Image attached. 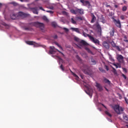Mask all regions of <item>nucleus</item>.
Listing matches in <instances>:
<instances>
[{"label":"nucleus","mask_w":128,"mask_h":128,"mask_svg":"<svg viewBox=\"0 0 128 128\" xmlns=\"http://www.w3.org/2000/svg\"><path fill=\"white\" fill-rule=\"evenodd\" d=\"M82 34L84 36L85 38H86V36H88L90 40H92L96 44H98V46H100V40H98L94 38L93 36H92L88 34H87L85 32H83Z\"/></svg>","instance_id":"1"},{"label":"nucleus","mask_w":128,"mask_h":128,"mask_svg":"<svg viewBox=\"0 0 128 128\" xmlns=\"http://www.w3.org/2000/svg\"><path fill=\"white\" fill-rule=\"evenodd\" d=\"M113 110H114V112L118 114H120L121 112H124V109L120 107V105L116 104L112 107Z\"/></svg>","instance_id":"2"},{"label":"nucleus","mask_w":128,"mask_h":128,"mask_svg":"<svg viewBox=\"0 0 128 128\" xmlns=\"http://www.w3.org/2000/svg\"><path fill=\"white\" fill-rule=\"evenodd\" d=\"M32 24L36 28H40V30H44V24L40 22H34L32 23Z\"/></svg>","instance_id":"3"},{"label":"nucleus","mask_w":128,"mask_h":128,"mask_svg":"<svg viewBox=\"0 0 128 128\" xmlns=\"http://www.w3.org/2000/svg\"><path fill=\"white\" fill-rule=\"evenodd\" d=\"M85 92L86 94H88V96H90V98H92V94L94 92L92 91V89L87 88V90H85Z\"/></svg>","instance_id":"4"},{"label":"nucleus","mask_w":128,"mask_h":128,"mask_svg":"<svg viewBox=\"0 0 128 128\" xmlns=\"http://www.w3.org/2000/svg\"><path fill=\"white\" fill-rule=\"evenodd\" d=\"M117 60L120 64H124V56L122 55H118L117 57Z\"/></svg>","instance_id":"5"},{"label":"nucleus","mask_w":128,"mask_h":128,"mask_svg":"<svg viewBox=\"0 0 128 128\" xmlns=\"http://www.w3.org/2000/svg\"><path fill=\"white\" fill-rule=\"evenodd\" d=\"M78 44L80 46H88V44L86 42L84 41V40H80Z\"/></svg>","instance_id":"6"},{"label":"nucleus","mask_w":128,"mask_h":128,"mask_svg":"<svg viewBox=\"0 0 128 128\" xmlns=\"http://www.w3.org/2000/svg\"><path fill=\"white\" fill-rule=\"evenodd\" d=\"M102 46L106 50H110V44L106 41H104L102 42Z\"/></svg>","instance_id":"7"},{"label":"nucleus","mask_w":128,"mask_h":128,"mask_svg":"<svg viewBox=\"0 0 128 128\" xmlns=\"http://www.w3.org/2000/svg\"><path fill=\"white\" fill-rule=\"evenodd\" d=\"M17 15H18V16H20L21 18H26V16H28V14H26L24 12H19L17 14Z\"/></svg>","instance_id":"8"},{"label":"nucleus","mask_w":128,"mask_h":128,"mask_svg":"<svg viewBox=\"0 0 128 128\" xmlns=\"http://www.w3.org/2000/svg\"><path fill=\"white\" fill-rule=\"evenodd\" d=\"M38 7L30 8V10H31L32 12L34 13L35 14H38Z\"/></svg>","instance_id":"9"},{"label":"nucleus","mask_w":128,"mask_h":128,"mask_svg":"<svg viewBox=\"0 0 128 128\" xmlns=\"http://www.w3.org/2000/svg\"><path fill=\"white\" fill-rule=\"evenodd\" d=\"M114 22H115L116 26L118 28H122V25L120 24V20H114Z\"/></svg>","instance_id":"10"},{"label":"nucleus","mask_w":128,"mask_h":128,"mask_svg":"<svg viewBox=\"0 0 128 128\" xmlns=\"http://www.w3.org/2000/svg\"><path fill=\"white\" fill-rule=\"evenodd\" d=\"M10 16L12 20H18V14L12 13V14H10Z\"/></svg>","instance_id":"11"},{"label":"nucleus","mask_w":128,"mask_h":128,"mask_svg":"<svg viewBox=\"0 0 128 128\" xmlns=\"http://www.w3.org/2000/svg\"><path fill=\"white\" fill-rule=\"evenodd\" d=\"M96 86L98 89L99 92H102V90H104V89L102 88V85H100V84L98 83H96Z\"/></svg>","instance_id":"12"},{"label":"nucleus","mask_w":128,"mask_h":128,"mask_svg":"<svg viewBox=\"0 0 128 128\" xmlns=\"http://www.w3.org/2000/svg\"><path fill=\"white\" fill-rule=\"evenodd\" d=\"M85 6H88V8H92V5L90 4V3L89 1H85V3H84V4L83 5Z\"/></svg>","instance_id":"13"},{"label":"nucleus","mask_w":128,"mask_h":128,"mask_svg":"<svg viewBox=\"0 0 128 128\" xmlns=\"http://www.w3.org/2000/svg\"><path fill=\"white\" fill-rule=\"evenodd\" d=\"M91 14H92V19L91 20V22L92 24L96 22V16H94V14L92 13Z\"/></svg>","instance_id":"14"},{"label":"nucleus","mask_w":128,"mask_h":128,"mask_svg":"<svg viewBox=\"0 0 128 128\" xmlns=\"http://www.w3.org/2000/svg\"><path fill=\"white\" fill-rule=\"evenodd\" d=\"M70 30H72V32H76L78 34H80V29L78 28H71Z\"/></svg>","instance_id":"15"},{"label":"nucleus","mask_w":128,"mask_h":128,"mask_svg":"<svg viewBox=\"0 0 128 128\" xmlns=\"http://www.w3.org/2000/svg\"><path fill=\"white\" fill-rule=\"evenodd\" d=\"M50 50H57V52H60V54H62V56H64V54H62V52L58 50V49H56V48H54V46H50Z\"/></svg>","instance_id":"16"},{"label":"nucleus","mask_w":128,"mask_h":128,"mask_svg":"<svg viewBox=\"0 0 128 128\" xmlns=\"http://www.w3.org/2000/svg\"><path fill=\"white\" fill-rule=\"evenodd\" d=\"M26 44L29 46H34V44H36V42L32 41H26Z\"/></svg>","instance_id":"17"},{"label":"nucleus","mask_w":128,"mask_h":128,"mask_svg":"<svg viewBox=\"0 0 128 128\" xmlns=\"http://www.w3.org/2000/svg\"><path fill=\"white\" fill-rule=\"evenodd\" d=\"M115 48L118 50V52H121V50H122V47L120 46H116L115 47Z\"/></svg>","instance_id":"18"},{"label":"nucleus","mask_w":128,"mask_h":128,"mask_svg":"<svg viewBox=\"0 0 128 128\" xmlns=\"http://www.w3.org/2000/svg\"><path fill=\"white\" fill-rule=\"evenodd\" d=\"M84 14V10L82 9H77V14Z\"/></svg>","instance_id":"19"},{"label":"nucleus","mask_w":128,"mask_h":128,"mask_svg":"<svg viewBox=\"0 0 128 128\" xmlns=\"http://www.w3.org/2000/svg\"><path fill=\"white\" fill-rule=\"evenodd\" d=\"M123 119L124 120H126V122H128V116L126 114H123Z\"/></svg>","instance_id":"20"},{"label":"nucleus","mask_w":128,"mask_h":128,"mask_svg":"<svg viewBox=\"0 0 128 128\" xmlns=\"http://www.w3.org/2000/svg\"><path fill=\"white\" fill-rule=\"evenodd\" d=\"M70 72L72 74V76H74V78H76V80H78L79 78H78V75H76V74H74V72H72V70H70Z\"/></svg>","instance_id":"21"},{"label":"nucleus","mask_w":128,"mask_h":128,"mask_svg":"<svg viewBox=\"0 0 128 128\" xmlns=\"http://www.w3.org/2000/svg\"><path fill=\"white\" fill-rule=\"evenodd\" d=\"M96 28L97 30H98V32H102V27H100V24H97Z\"/></svg>","instance_id":"22"},{"label":"nucleus","mask_w":128,"mask_h":128,"mask_svg":"<svg viewBox=\"0 0 128 128\" xmlns=\"http://www.w3.org/2000/svg\"><path fill=\"white\" fill-rule=\"evenodd\" d=\"M114 34V29L113 28L112 30L110 32V36L112 37Z\"/></svg>","instance_id":"23"},{"label":"nucleus","mask_w":128,"mask_h":128,"mask_svg":"<svg viewBox=\"0 0 128 128\" xmlns=\"http://www.w3.org/2000/svg\"><path fill=\"white\" fill-rule=\"evenodd\" d=\"M70 12H72V14H78L77 13V9L76 10H70Z\"/></svg>","instance_id":"24"},{"label":"nucleus","mask_w":128,"mask_h":128,"mask_svg":"<svg viewBox=\"0 0 128 128\" xmlns=\"http://www.w3.org/2000/svg\"><path fill=\"white\" fill-rule=\"evenodd\" d=\"M91 62L93 65L96 64V61L92 58H91Z\"/></svg>","instance_id":"25"},{"label":"nucleus","mask_w":128,"mask_h":128,"mask_svg":"<svg viewBox=\"0 0 128 128\" xmlns=\"http://www.w3.org/2000/svg\"><path fill=\"white\" fill-rule=\"evenodd\" d=\"M104 82L106 84H110V80H108V78H104Z\"/></svg>","instance_id":"26"},{"label":"nucleus","mask_w":128,"mask_h":128,"mask_svg":"<svg viewBox=\"0 0 128 128\" xmlns=\"http://www.w3.org/2000/svg\"><path fill=\"white\" fill-rule=\"evenodd\" d=\"M84 49L88 52V54H92V50H90L88 48L85 47Z\"/></svg>","instance_id":"27"},{"label":"nucleus","mask_w":128,"mask_h":128,"mask_svg":"<svg viewBox=\"0 0 128 128\" xmlns=\"http://www.w3.org/2000/svg\"><path fill=\"white\" fill-rule=\"evenodd\" d=\"M80 39L78 38V37H74V40H75V42H78V44H80Z\"/></svg>","instance_id":"28"},{"label":"nucleus","mask_w":128,"mask_h":128,"mask_svg":"<svg viewBox=\"0 0 128 128\" xmlns=\"http://www.w3.org/2000/svg\"><path fill=\"white\" fill-rule=\"evenodd\" d=\"M100 20L101 22H102V24H106V20H104V16H102V18L100 19Z\"/></svg>","instance_id":"29"},{"label":"nucleus","mask_w":128,"mask_h":128,"mask_svg":"<svg viewBox=\"0 0 128 128\" xmlns=\"http://www.w3.org/2000/svg\"><path fill=\"white\" fill-rule=\"evenodd\" d=\"M55 44H56V46H58V48H60V50H64L62 47V46L60 45V44H58V43L57 42H56Z\"/></svg>","instance_id":"30"},{"label":"nucleus","mask_w":128,"mask_h":128,"mask_svg":"<svg viewBox=\"0 0 128 128\" xmlns=\"http://www.w3.org/2000/svg\"><path fill=\"white\" fill-rule=\"evenodd\" d=\"M71 22L73 24H76V21L74 18H71Z\"/></svg>","instance_id":"31"},{"label":"nucleus","mask_w":128,"mask_h":128,"mask_svg":"<svg viewBox=\"0 0 128 128\" xmlns=\"http://www.w3.org/2000/svg\"><path fill=\"white\" fill-rule=\"evenodd\" d=\"M42 19L44 20H45V22H49L48 19V18L46 16H43Z\"/></svg>","instance_id":"32"},{"label":"nucleus","mask_w":128,"mask_h":128,"mask_svg":"<svg viewBox=\"0 0 128 128\" xmlns=\"http://www.w3.org/2000/svg\"><path fill=\"white\" fill-rule=\"evenodd\" d=\"M76 20H84V18L82 16H78L76 18Z\"/></svg>","instance_id":"33"},{"label":"nucleus","mask_w":128,"mask_h":128,"mask_svg":"<svg viewBox=\"0 0 128 128\" xmlns=\"http://www.w3.org/2000/svg\"><path fill=\"white\" fill-rule=\"evenodd\" d=\"M50 52L51 54H56V50H50Z\"/></svg>","instance_id":"34"},{"label":"nucleus","mask_w":128,"mask_h":128,"mask_svg":"<svg viewBox=\"0 0 128 128\" xmlns=\"http://www.w3.org/2000/svg\"><path fill=\"white\" fill-rule=\"evenodd\" d=\"M112 48H116V43H114V41H112L111 42H110Z\"/></svg>","instance_id":"35"},{"label":"nucleus","mask_w":128,"mask_h":128,"mask_svg":"<svg viewBox=\"0 0 128 128\" xmlns=\"http://www.w3.org/2000/svg\"><path fill=\"white\" fill-rule=\"evenodd\" d=\"M105 114L107 116H110V117L112 116V114H110V113L108 112V111H105Z\"/></svg>","instance_id":"36"},{"label":"nucleus","mask_w":128,"mask_h":128,"mask_svg":"<svg viewBox=\"0 0 128 128\" xmlns=\"http://www.w3.org/2000/svg\"><path fill=\"white\" fill-rule=\"evenodd\" d=\"M112 70H113V72L114 74H118V72H116V68H112Z\"/></svg>","instance_id":"37"},{"label":"nucleus","mask_w":128,"mask_h":128,"mask_svg":"<svg viewBox=\"0 0 128 128\" xmlns=\"http://www.w3.org/2000/svg\"><path fill=\"white\" fill-rule=\"evenodd\" d=\"M124 42H128V38H126V36H124Z\"/></svg>","instance_id":"38"},{"label":"nucleus","mask_w":128,"mask_h":128,"mask_svg":"<svg viewBox=\"0 0 128 128\" xmlns=\"http://www.w3.org/2000/svg\"><path fill=\"white\" fill-rule=\"evenodd\" d=\"M127 8L126 7V6H124L122 8V10L123 12H126V10Z\"/></svg>","instance_id":"39"},{"label":"nucleus","mask_w":128,"mask_h":128,"mask_svg":"<svg viewBox=\"0 0 128 128\" xmlns=\"http://www.w3.org/2000/svg\"><path fill=\"white\" fill-rule=\"evenodd\" d=\"M99 70H100V72H106V71L104 70V69H102V68H100Z\"/></svg>","instance_id":"40"},{"label":"nucleus","mask_w":128,"mask_h":128,"mask_svg":"<svg viewBox=\"0 0 128 128\" xmlns=\"http://www.w3.org/2000/svg\"><path fill=\"white\" fill-rule=\"evenodd\" d=\"M109 58H110V60H111V62H114V58H112V56H109Z\"/></svg>","instance_id":"41"},{"label":"nucleus","mask_w":128,"mask_h":128,"mask_svg":"<svg viewBox=\"0 0 128 128\" xmlns=\"http://www.w3.org/2000/svg\"><path fill=\"white\" fill-rule=\"evenodd\" d=\"M52 26H54V28H56V23L54 22H52Z\"/></svg>","instance_id":"42"},{"label":"nucleus","mask_w":128,"mask_h":128,"mask_svg":"<svg viewBox=\"0 0 128 128\" xmlns=\"http://www.w3.org/2000/svg\"><path fill=\"white\" fill-rule=\"evenodd\" d=\"M60 68L64 72V66L62 64H61L60 66Z\"/></svg>","instance_id":"43"},{"label":"nucleus","mask_w":128,"mask_h":128,"mask_svg":"<svg viewBox=\"0 0 128 128\" xmlns=\"http://www.w3.org/2000/svg\"><path fill=\"white\" fill-rule=\"evenodd\" d=\"M10 4L14 6H18V4L16 2H11Z\"/></svg>","instance_id":"44"},{"label":"nucleus","mask_w":128,"mask_h":128,"mask_svg":"<svg viewBox=\"0 0 128 128\" xmlns=\"http://www.w3.org/2000/svg\"><path fill=\"white\" fill-rule=\"evenodd\" d=\"M80 2H82V6H84V4H85L86 1H84V0H80Z\"/></svg>","instance_id":"45"},{"label":"nucleus","mask_w":128,"mask_h":128,"mask_svg":"<svg viewBox=\"0 0 128 128\" xmlns=\"http://www.w3.org/2000/svg\"><path fill=\"white\" fill-rule=\"evenodd\" d=\"M105 6H106V8H112V6H110V5H108V4H106L105 5Z\"/></svg>","instance_id":"46"},{"label":"nucleus","mask_w":128,"mask_h":128,"mask_svg":"<svg viewBox=\"0 0 128 128\" xmlns=\"http://www.w3.org/2000/svg\"><path fill=\"white\" fill-rule=\"evenodd\" d=\"M46 12H50V14H54V12L52 10H47Z\"/></svg>","instance_id":"47"},{"label":"nucleus","mask_w":128,"mask_h":128,"mask_svg":"<svg viewBox=\"0 0 128 128\" xmlns=\"http://www.w3.org/2000/svg\"><path fill=\"white\" fill-rule=\"evenodd\" d=\"M122 68V70H123V71L124 72H128V70H126V68Z\"/></svg>","instance_id":"48"},{"label":"nucleus","mask_w":128,"mask_h":128,"mask_svg":"<svg viewBox=\"0 0 128 128\" xmlns=\"http://www.w3.org/2000/svg\"><path fill=\"white\" fill-rule=\"evenodd\" d=\"M120 18H121V20H124V15H122L120 16Z\"/></svg>","instance_id":"49"},{"label":"nucleus","mask_w":128,"mask_h":128,"mask_svg":"<svg viewBox=\"0 0 128 128\" xmlns=\"http://www.w3.org/2000/svg\"><path fill=\"white\" fill-rule=\"evenodd\" d=\"M122 76L124 78V80H126V76L124 75V74H122Z\"/></svg>","instance_id":"50"},{"label":"nucleus","mask_w":128,"mask_h":128,"mask_svg":"<svg viewBox=\"0 0 128 128\" xmlns=\"http://www.w3.org/2000/svg\"><path fill=\"white\" fill-rule=\"evenodd\" d=\"M63 30H64L65 32H68V28H64Z\"/></svg>","instance_id":"51"},{"label":"nucleus","mask_w":128,"mask_h":128,"mask_svg":"<svg viewBox=\"0 0 128 128\" xmlns=\"http://www.w3.org/2000/svg\"><path fill=\"white\" fill-rule=\"evenodd\" d=\"M40 10H43L44 12V8H42V7L40 6L39 7Z\"/></svg>","instance_id":"52"},{"label":"nucleus","mask_w":128,"mask_h":128,"mask_svg":"<svg viewBox=\"0 0 128 128\" xmlns=\"http://www.w3.org/2000/svg\"><path fill=\"white\" fill-rule=\"evenodd\" d=\"M22 2H28V0H20Z\"/></svg>","instance_id":"53"},{"label":"nucleus","mask_w":128,"mask_h":128,"mask_svg":"<svg viewBox=\"0 0 128 128\" xmlns=\"http://www.w3.org/2000/svg\"><path fill=\"white\" fill-rule=\"evenodd\" d=\"M76 58H77L78 60H82V59H80V56H77Z\"/></svg>","instance_id":"54"},{"label":"nucleus","mask_w":128,"mask_h":128,"mask_svg":"<svg viewBox=\"0 0 128 128\" xmlns=\"http://www.w3.org/2000/svg\"><path fill=\"white\" fill-rule=\"evenodd\" d=\"M102 106H104V108L106 110L108 109V108H106V106H104V104H102Z\"/></svg>","instance_id":"55"},{"label":"nucleus","mask_w":128,"mask_h":128,"mask_svg":"<svg viewBox=\"0 0 128 128\" xmlns=\"http://www.w3.org/2000/svg\"><path fill=\"white\" fill-rule=\"evenodd\" d=\"M106 66V70H108V66Z\"/></svg>","instance_id":"56"},{"label":"nucleus","mask_w":128,"mask_h":128,"mask_svg":"<svg viewBox=\"0 0 128 128\" xmlns=\"http://www.w3.org/2000/svg\"><path fill=\"white\" fill-rule=\"evenodd\" d=\"M125 102H126V104H128V100H127L126 98H125Z\"/></svg>","instance_id":"57"},{"label":"nucleus","mask_w":128,"mask_h":128,"mask_svg":"<svg viewBox=\"0 0 128 128\" xmlns=\"http://www.w3.org/2000/svg\"><path fill=\"white\" fill-rule=\"evenodd\" d=\"M114 66L116 67V68H118V65H116V64H114Z\"/></svg>","instance_id":"58"},{"label":"nucleus","mask_w":128,"mask_h":128,"mask_svg":"<svg viewBox=\"0 0 128 128\" xmlns=\"http://www.w3.org/2000/svg\"><path fill=\"white\" fill-rule=\"evenodd\" d=\"M24 30H30V28H24Z\"/></svg>","instance_id":"59"},{"label":"nucleus","mask_w":128,"mask_h":128,"mask_svg":"<svg viewBox=\"0 0 128 128\" xmlns=\"http://www.w3.org/2000/svg\"><path fill=\"white\" fill-rule=\"evenodd\" d=\"M114 8H118V6L116 4L114 5Z\"/></svg>","instance_id":"60"},{"label":"nucleus","mask_w":128,"mask_h":128,"mask_svg":"<svg viewBox=\"0 0 128 128\" xmlns=\"http://www.w3.org/2000/svg\"><path fill=\"white\" fill-rule=\"evenodd\" d=\"M54 38H55V39L58 38V36L55 35V36H54Z\"/></svg>","instance_id":"61"},{"label":"nucleus","mask_w":128,"mask_h":128,"mask_svg":"<svg viewBox=\"0 0 128 128\" xmlns=\"http://www.w3.org/2000/svg\"><path fill=\"white\" fill-rule=\"evenodd\" d=\"M86 74H90V72H85Z\"/></svg>","instance_id":"62"},{"label":"nucleus","mask_w":128,"mask_h":128,"mask_svg":"<svg viewBox=\"0 0 128 128\" xmlns=\"http://www.w3.org/2000/svg\"><path fill=\"white\" fill-rule=\"evenodd\" d=\"M122 2L124 4H126V0H122Z\"/></svg>","instance_id":"63"},{"label":"nucleus","mask_w":128,"mask_h":128,"mask_svg":"<svg viewBox=\"0 0 128 128\" xmlns=\"http://www.w3.org/2000/svg\"><path fill=\"white\" fill-rule=\"evenodd\" d=\"M4 26H8V25L6 24H5V23L4 24Z\"/></svg>","instance_id":"64"}]
</instances>
